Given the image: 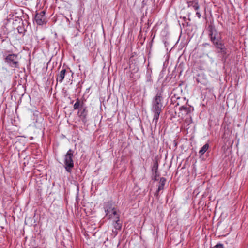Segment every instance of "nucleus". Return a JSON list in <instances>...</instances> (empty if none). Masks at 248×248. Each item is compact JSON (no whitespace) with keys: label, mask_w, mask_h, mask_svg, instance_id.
I'll return each mask as SVG.
<instances>
[{"label":"nucleus","mask_w":248,"mask_h":248,"mask_svg":"<svg viewBox=\"0 0 248 248\" xmlns=\"http://www.w3.org/2000/svg\"><path fill=\"white\" fill-rule=\"evenodd\" d=\"M196 15H197V17H198L199 18H201V14H200V12H199L197 11V12H196Z\"/></svg>","instance_id":"nucleus-18"},{"label":"nucleus","mask_w":248,"mask_h":248,"mask_svg":"<svg viewBox=\"0 0 248 248\" xmlns=\"http://www.w3.org/2000/svg\"><path fill=\"white\" fill-rule=\"evenodd\" d=\"M188 6L192 7L196 11H198L199 9V5L197 0L189 1L188 2Z\"/></svg>","instance_id":"nucleus-9"},{"label":"nucleus","mask_w":248,"mask_h":248,"mask_svg":"<svg viewBox=\"0 0 248 248\" xmlns=\"http://www.w3.org/2000/svg\"><path fill=\"white\" fill-rule=\"evenodd\" d=\"M191 121H192V119H191V117H189V118H186V122L188 123V124H189L191 122Z\"/></svg>","instance_id":"nucleus-17"},{"label":"nucleus","mask_w":248,"mask_h":248,"mask_svg":"<svg viewBox=\"0 0 248 248\" xmlns=\"http://www.w3.org/2000/svg\"><path fill=\"white\" fill-rule=\"evenodd\" d=\"M213 248H224L223 245L221 244H218L215 246Z\"/></svg>","instance_id":"nucleus-15"},{"label":"nucleus","mask_w":248,"mask_h":248,"mask_svg":"<svg viewBox=\"0 0 248 248\" xmlns=\"http://www.w3.org/2000/svg\"><path fill=\"white\" fill-rule=\"evenodd\" d=\"M180 110L182 114H188V113L191 111V109L190 107H187L183 106L180 108Z\"/></svg>","instance_id":"nucleus-10"},{"label":"nucleus","mask_w":248,"mask_h":248,"mask_svg":"<svg viewBox=\"0 0 248 248\" xmlns=\"http://www.w3.org/2000/svg\"><path fill=\"white\" fill-rule=\"evenodd\" d=\"M166 180L164 178H161L160 180V184L158 188V191L162 190L163 188Z\"/></svg>","instance_id":"nucleus-11"},{"label":"nucleus","mask_w":248,"mask_h":248,"mask_svg":"<svg viewBox=\"0 0 248 248\" xmlns=\"http://www.w3.org/2000/svg\"><path fill=\"white\" fill-rule=\"evenodd\" d=\"M106 215L109 217V218L113 219H117L119 218V215L117 213V210L115 208H112L109 214H106Z\"/></svg>","instance_id":"nucleus-6"},{"label":"nucleus","mask_w":248,"mask_h":248,"mask_svg":"<svg viewBox=\"0 0 248 248\" xmlns=\"http://www.w3.org/2000/svg\"><path fill=\"white\" fill-rule=\"evenodd\" d=\"M113 221L115 222L114 226L116 229L119 230L121 228V225L119 223V218L117 219H113Z\"/></svg>","instance_id":"nucleus-13"},{"label":"nucleus","mask_w":248,"mask_h":248,"mask_svg":"<svg viewBox=\"0 0 248 248\" xmlns=\"http://www.w3.org/2000/svg\"><path fill=\"white\" fill-rule=\"evenodd\" d=\"M72 156L73 152L71 149H70L64 156L65 168L66 170L68 172L70 171L71 169L74 166Z\"/></svg>","instance_id":"nucleus-3"},{"label":"nucleus","mask_w":248,"mask_h":248,"mask_svg":"<svg viewBox=\"0 0 248 248\" xmlns=\"http://www.w3.org/2000/svg\"><path fill=\"white\" fill-rule=\"evenodd\" d=\"M209 148V145L208 144H205L203 145V146L202 148V149L199 151V153L201 155H203L207 149Z\"/></svg>","instance_id":"nucleus-12"},{"label":"nucleus","mask_w":248,"mask_h":248,"mask_svg":"<svg viewBox=\"0 0 248 248\" xmlns=\"http://www.w3.org/2000/svg\"><path fill=\"white\" fill-rule=\"evenodd\" d=\"M45 14V12L44 11H42L36 14L35 21L37 25H41L46 22Z\"/></svg>","instance_id":"nucleus-5"},{"label":"nucleus","mask_w":248,"mask_h":248,"mask_svg":"<svg viewBox=\"0 0 248 248\" xmlns=\"http://www.w3.org/2000/svg\"><path fill=\"white\" fill-rule=\"evenodd\" d=\"M65 72H66L65 69L62 70L57 76V80L59 81L61 83L62 82L64 78V77L65 75Z\"/></svg>","instance_id":"nucleus-8"},{"label":"nucleus","mask_w":248,"mask_h":248,"mask_svg":"<svg viewBox=\"0 0 248 248\" xmlns=\"http://www.w3.org/2000/svg\"><path fill=\"white\" fill-rule=\"evenodd\" d=\"M5 61L12 67L18 68L19 67L17 56L16 54L8 55L5 57Z\"/></svg>","instance_id":"nucleus-4"},{"label":"nucleus","mask_w":248,"mask_h":248,"mask_svg":"<svg viewBox=\"0 0 248 248\" xmlns=\"http://www.w3.org/2000/svg\"><path fill=\"white\" fill-rule=\"evenodd\" d=\"M209 28L210 40L216 48L218 49V52L225 53L226 48L222 42L220 34L212 26H210Z\"/></svg>","instance_id":"nucleus-1"},{"label":"nucleus","mask_w":248,"mask_h":248,"mask_svg":"<svg viewBox=\"0 0 248 248\" xmlns=\"http://www.w3.org/2000/svg\"><path fill=\"white\" fill-rule=\"evenodd\" d=\"M85 111H86V109L84 108L83 109V110L81 111L80 116H83L84 117H85L86 115V114L85 113Z\"/></svg>","instance_id":"nucleus-16"},{"label":"nucleus","mask_w":248,"mask_h":248,"mask_svg":"<svg viewBox=\"0 0 248 248\" xmlns=\"http://www.w3.org/2000/svg\"><path fill=\"white\" fill-rule=\"evenodd\" d=\"M162 105L161 103V97L158 94L155 96L153 102L152 111L154 113V120L156 123L158 121L159 114L161 111Z\"/></svg>","instance_id":"nucleus-2"},{"label":"nucleus","mask_w":248,"mask_h":248,"mask_svg":"<svg viewBox=\"0 0 248 248\" xmlns=\"http://www.w3.org/2000/svg\"><path fill=\"white\" fill-rule=\"evenodd\" d=\"M112 208H115V207L111 202H108L105 203L104 209L106 214H109Z\"/></svg>","instance_id":"nucleus-7"},{"label":"nucleus","mask_w":248,"mask_h":248,"mask_svg":"<svg viewBox=\"0 0 248 248\" xmlns=\"http://www.w3.org/2000/svg\"><path fill=\"white\" fill-rule=\"evenodd\" d=\"M80 106V102L78 99H77L76 103L74 105V109H77L79 108V107Z\"/></svg>","instance_id":"nucleus-14"}]
</instances>
